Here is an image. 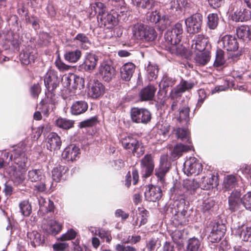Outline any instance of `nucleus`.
Returning a JSON list of instances; mask_svg holds the SVG:
<instances>
[{
  "label": "nucleus",
  "mask_w": 251,
  "mask_h": 251,
  "mask_svg": "<svg viewBox=\"0 0 251 251\" xmlns=\"http://www.w3.org/2000/svg\"><path fill=\"white\" fill-rule=\"evenodd\" d=\"M13 156V163L8 168L7 173L10 176L14 183L18 185L23 183L25 180V173L26 171L27 157L24 151L19 149L15 151L10 159Z\"/></svg>",
  "instance_id": "f257e3e1"
},
{
  "label": "nucleus",
  "mask_w": 251,
  "mask_h": 251,
  "mask_svg": "<svg viewBox=\"0 0 251 251\" xmlns=\"http://www.w3.org/2000/svg\"><path fill=\"white\" fill-rule=\"evenodd\" d=\"M182 32V25L180 23H177L169 28L164 35V40L161 43L162 48L172 54L181 53L183 49L179 43Z\"/></svg>",
  "instance_id": "f03ea898"
},
{
  "label": "nucleus",
  "mask_w": 251,
  "mask_h": 251,
  "mask_svg": "<svg viewBox=\"0 0 251 251\" xmlns=\"http://www.w3.org/2000/svg\"><path fill=\"white\" fill-rule=\"evenodd\" d=\"M126 17L125 15H122L119 9L117 10H111L110 12L106 11L102 14L98 15L97 19L99 22L106 28L111 29L117 24L119 20H125Z\"/></svg>",
  "instance_id": "7ed1b4c3"
},
{
  "label": "nucleus",
  "mask_w": 251,
  "mask_h": 251,
  "mask_svg": "<svg viewBox=\"0 0 251 251\" xmlns=\"http://www.w3.org/2000/svg\"><path fill=\"white\" fill-rule=\"evenodd\" d=\"M123 148L137 157H140L145 152L144 146L141 142L132 136L125 137L121 140Z\"/></svg>",
  "instance_id": "20e7f679"
},
{
  "label": "nucleus",
  "mask_w": 251,
  "mask_h": 251,
  "mask_svg": "<svg viewBox=\"0 0 251 251\" xmlns=\"http://www.w3.org/2000/svg\"><path fill=\"white\" fill-rule=\"evenodd\" d=\"M62 84L64 87L70 89L71 91H74L77 89L80 90L84 88V80L82 77L74 74H69L63 76Z\"/></svg>",
  "instance_id": "39448f33"
},
{
  "label": "nucleus",
  "mask_w": 251,
  "mask_h": 251,
  "mask_svg": "<svg viewBox=\"0 0 251 251\" xmlns=\"http://www.w3.org/2000/svg\"><path fill=\"white\" fill-rule=\"evenodd\" d=\"M28 179L32 182H36L35 190L42 192L46 190L45 176L41 169H33L28 172Z\"/></svg>",
  "instance_id": "423d86ee"
},
{
  "label": "nucleus",
  "mask_w": 251,
  "mask_h": 251,
  "mask_svg": "<svg viewBox=\"0 0 251 251\" xmlns=\"http://www.w3.org/2000/svg\"><path fill=\"white\" fill-rule=\"evenodd\" d=\"M171 163L168 161L167 156L163 155L160 157V164L155 170V175L157 178L158 185L163 186L166 183V175L171 168Z\"/></svg>",
  "instance_id": "0eeeda50"
},
{
  "label": "nucleus",
  "mask_w": 251,
  "mask_h": 251,
  "mask_svg": "<svg viewBox=\"0 0 251 251\" xmlns=\"http://www.w3.org/2000/svg\"><path fill=\"white\" fill-rule=\"evenodd\" d=\"M130 116L133 122L147 124L151 119V114L146 108L133 107L130 110Z\"/></svg>",
  "instance_id": "6e6552de"
},
{
  "label": "nucleus",
  "mask_w": 251,
  "mask_h": 251,
  "mask_svg": "<svg viewBox=\"0 0 251 251\" xmlns=\"http://www.w3.org/2000/svg\"><path fill=\"white\" fill-rule=\"evenodd\" d=\"M202 22V16L200 13H196L187 18L185 24L187 31L190 34L200 32Z\"/></svg>",
  "instance_id": "1a4fd4ad"
},
{
  "label": "nucleus",
  "mask_w": 251,
  "mask_h": 251,
  "mask_svg": "<svg viewBox=\"0 0 251 251\" xmlns=\"http://www.w3.org/2000/svg\"><path fill=\"white\" fill-rule=\"evenodd\" d=\"M202 170L201 164L194 157H189L184 163L183 171L187 176L198 175Z\"/></svg>",
  "instance_id": "9d476101"
},
{
  "label": "nucleus",
  "mask_w": 251,
  "mask_h": 251,
  "mask_svg": "<svg viewBox=\"0 0 251 251\" xmlns=\"http://www.w3.org/2000/svg\"><path fill=\"white\" fill-rule=\"evenodd\" d=\"M208 229L210 230L209 236L211 239V242L213 243L220 241L226 231L225 226L216 221L211 222Z\"/></svg>",
  "instance_id": "9b49d317"
},
{
  "label": "nucleus",
  "mask_w": 251,
  "mask_h": 251,
  "mask_svg": "<svg viewBox=\"0 0 251 251\" xmlns=\"http://www.w3.org/2000/svg\"><path fill=\"white\" fill-rule=\"evenodd\" d=\"M41 227L44 232L47 234L55 236L62 230L63 224L55 220L49 221L44 220Z\"/></svg>",
  "instance_id": "f8f14e48"
},
{
  "label": "nucleus",
  "mask_w": 251,
  "mask_h": 251,
  "mask_svg": "<svg viewBox=\"0 0 251 251\" xmlns=\"http://www.w3.org/2000/svg\"><path fill=\"white\" fill-rule=\"evenodd\" d=\"M218 47L222 48L227 51H235L239 48L237 39L230 35H226L218 42Z\"/></svg>",
  "instance_id": "ddd939ff"
},
{
  "label": "nucleus",
  "mask_w": 251,
  "mask_h": 251,
  "mask_svg": "<svg viewBox=\"0 0 251 251\" xmlns=\"http://www.w3.org/2000/svg\"><path fill=\"white\" fill-rule=\"evenodd\" d=\"M192 50L199 52L208 50L210 45L207 37L202 34L196 35L192 41Z\"/></svg>",
  "instance_id": "4468645a"
},
{
  "label": "nucleus",
  "mask_w": 251,
  "mask_h": 251,
  "mask_svg": "<svg viewBox=\"0 0 251 251\" xmlns=\"http://www.w3.org/2000/svg\"><path fill=\"white\" fill-rule=\"evenodd\" d=\"M142 174L144 177L151 176L154 169V162L151 154H146L141 160Z\"/></svg>",
  "instance_id": "2eb2a0df"
},
{
  "label": "nucleus",
  "mask_w": 251,
  "mask_h": 251,
  "mask_svg": "<svg viewBox=\"0 0 251 251\" xmlns=\"http://www.w3.org/2000/svg\"><path fill=\"white\" fill-rule=\"evenodd\" d=\"M196 85L194 81L182 79L180 83L172 90L171 95L173 97H179L183 93L191 90Z\"/></svg>",
  "instance_id": "dca6fc26"
},
{
  "label": "nucleus",
  "mask_w": 251,
  "mask_h": 251,
  "mask_svg": "<svg viewBox=\"0 0 251 251\" xmlns=\"http://www.w3.org/2000/svg\"><path fill=\"white\" fill-rule=\"evenodd\" d=\"M80 153L78 147L71 145L67 147L62 153L63 159L66 161H73L79 157Z\"/></svg>",
  "instance_id": "f3484780"
},
{
  "label": "nucleus",
  "mask_w": 251,
  "mask_h": 251,
  "mask_svg": "<svg viewBox=\"0 0 251 251\" xmlns=\"http://www.w3.org/2000/svg\"><path fill=\"white\" fill-rule=\"evenodd\" d=\"M44 83L49 91L54 90L59 83L57 72L53 70L48 71L44 77Z\"/></svg>",
  "instance_id": "a211bd4d"
},
{
  "label": "nucleus",
  "mask_w": 251,
  "mask_h": 251,
  "mask_svg": "<svg viewBox=\"0 0 251 251\" xmlns=\"http://www.w3.org/2000/svg\"><path fill=\"white\" fill-rule=\"evenodd\" d=\"M144 195L145 199L147 201H156L161 198L162 191L160 186L150 185L146 187Z\"/></svg>",
  "instance_id": "6ab92c4d"
},
{
  "label": "nucleus",
  "mask_w": 251,
  "mask_h": 251,
  "mask_svg": "<svg viewBox=\"0 0 251 251\" xmlns=\"http://www.w3.org/2000/svg\"><path fill=\"white\" fill-rule=\"evenodd\" d=\"M99 70L100 75L105 81H109L115 75L114 68L106 61L100 64Z\"/></svg>",
  "instance_id": "aec40b11"
},
{
  "label": "nucleus",
  "mask_w": 251,
  "mask_h": 251,
  "mask_svg": "<svg viewBox=\"0 0 251 251\" xmlns=\"http://www.w3.org/2000/svg\"><path fill=\"white\" fill-rule=\"evenodd\" d=\"M104 91L103 85L98 80H94L89 86L87 95L92 99H97L104 94Z\"/></svg>",
  "instance_id": "412c9836"
},
{
  "label": "nucleus",
  "mask_w": 251,
  "mask_h": 251,
  "mask_svg": "<svg viewBox=\"0 0 251 251\" xmlns=\"http://www.w3.org/2000/svg\"><path fill=\"white\" fill-rule=\"evenodd\" d=\"M241 193L239 191L232 192L228 198V208L231 212L240 210L241 206Z\"/></svg>",
  "instance_id": "4be33fe9"
},
{
  "label": "nucleus",
  "mask_w": 251,
  "mask_h": 251,
  "mask_svg": "<svg viewBox=\"0 0 251 251\" xmlns=\"http://www.w3.org/2000/svg\"><path fill=\"white\" fill-rule=\"evenodd\" d=\"M37 57L36 50L30 47L26 48L20 55L22 63L26 65L34 62Z\"/></svg>",
  "instance_id": "5701e85b"
},
{
  "label": "nucleus",
  "mask_w": 251,
  "mask_h": 251,
  "mask_svg": "<svg viewBox=\"0 0 251 251\" xmlns=\"http://www.w3.org/2000/svg\"><path fill=\"white\" fill-rule=\"evenodd\" d=\"M62 142L60 137L54 132L50 133L47 138V148L50 151L59 150Z\"/></svg>",
  "instance_id": "b1692460"
},
{
  "label": "nucleus",
  "mask_w": 251,
  "mask_h": 251,
  "mask_svg": "<svg viewBox=\"0 0 251 251\" xmlns=\"http://www.w3.org/2000/svg\"><path fill=\"white\" fill-rule=\"evenodd\" d=\"M135 69V66L132 63L128 62L124 64L120 68L121 78L128 81L130 80Z\"/></svg>",
  "instance_id": "393cba45"
},
{
  "label": "nucleus",
  "mask_w": 251,
  "mask_h": 251,
  "mask_svg": "<svg viewBox=\"0 0 251 251\" xmlns=\"http://www.w3.org/2000/svg\"><path fill=\"white\" fill-rule=\"evenodd\" d=\"M88 105L85 100H78L74 102L71 107L70 111L72 115H79L85 113L88 109Z\"/></svg>",
  "instance_id": "a878e982"
},
{
  "label": "nucleus",
  "mask_w": 251,
  "mask_h": 251,
  "mask_svg": "<svg viewBox=\"0 0 251 251\" xmlns=\"http://www.w3.org/2000/svg\"><path fill=\"white\" fill-rule=\"evenodd\" d=\"M231 19L236 22L247 21L251 19V12L248 9H242L241 8L231 14Z\"/></svg>",
  "instance_id": "bb28decb"
},
{
  "label": "nucleus",
  "mask_w": 251,
  "mask_h": 251,
  "mask_svg": "<svg viewBox=\"0 0 251 251\" xmlns=\"http://www.w3.org/2000/svg\"><path fill=\"white\" fill-rule=\"evenodd\" d=\"M218 184V177L215 175H212L209 177L205 176L202 177L199 184V186L202 189L209 190L213 188L214 186L216 187Z\"/></svg>",
  "instance_id": "cd10ccee"
},
{
  "label": "nucleus",
  "mask_w": 251,
  "mask_h": 251,
  "mask_svg": "<svg viewBox=\"0 0 251 251\" xmlns=\"http://www.w3.org/2000/svg\"><path fill=\"white\" fill-rule=\"evenodd\" d=\"M98 58L94 54L89 53L85 56L84 61L81 66L85 71L93 70L97 64Z\"/></svg>",
  "instance_id": "c85d7f7f"
},
{
  "label": "nucleus",
  "mask_w": 251,
  "mask_h": 251,
  "mask_svg": "<svg viewBox=\"0 0 251 251\" xmlns=\"http://www.w3.org/2000/svg\"><path fill=\"white\" fill-rule=\"evenodd\" d=\"M155 91L156 89L152 85H149L144 88L139 93L141 100L142 101L151 100L154 97Z\"/></svg>",
  "instance_id": "c756f323"
},
{
  "label": "nucleus",
  "mask_w": 251,
  "mask_h": 251,
  "mask_svg": "<svg viewBox=\"0 0 251 251\" xmlns=\"http://www.w3.org/2000/svg\"><path fill=\"white\" fill-rule=\"evenodd\" d=\"M37 199L40 210L45 212H50L53 211L54 206L53 201L50 199H46L42 197H40Z\"/></svg>",
  "instance_id": "7c9ffc66"
},
{
  "label": "nucleus",
  "mask_w": 251,
  "mask_h": 251,
  "mask_svg": "<svg viewBox=\"0 0 251 251\" xmlns=\"http://www.w3.org/2000/svg\"><path fill=\"white\" fill-rule=\"evenodd\" d=\"M157 35V34L153 27L146 26L140 40L143 42H152L156 38Z\"/></svg>",
  "instance_id": "2f4dec72"
},
{
  "label": "nucleus",
  "mask_w": 251,
  "mask_h": 251,
  "mask_svg": "<svg viewBox=\"0 0 251 251\" xmlns=\"http://www.w3.org/2000/svg\"><path fill=\"white\" fill-rule=\"evenodd\" d=\"M68 168L66 166L59 165L53 168L52 171V179L56 181H59L62 178H64V176L68 171Z\"/></svg>",
  "instance_id": "473e14b6"
},
{
  "label": "nucleus",
  "mask_w": 251,
  "mask_h": 251,
  "mask_svg": "<svg viewBox=\"0 0 251 251\" xmlns=\"http://www.w3.org/2000/svg\"><path fill=\"white\" fill-rule=\"evenodd\" d=\"M147 20L150 21L152 23H157L158 22H166V24H169L170 23L168 16L164 15L161 18V16L159 15V13L155 10L151 12H149L147 16Z\"/></svg>",
  "instance_id": "72a5a7b5"
},
{
  "label": "nucleus",
  "mask_w": 251,
  "mask_h": 251,
  "mask_svg": "<svg viewBox=\"0 0 251 251\" xmlns=\"http://www.w3.org/2000/svg\"><path fill=\"white\" fill-rule=\"evenodd\" d=\"M236 34L238 38L243 40L251 39V30L248 25H241L237 28Z\"/></svg>",
  "instance_id": "f704fd0d"
},
{
  "label": "nucleus",
  "mask_w": 251,
  "mask_h": 251,
  "mask_svg": "<svg viewBox=\"0 0 251 251\" xmlns=\"http://www.w3.org/2000/svg\"><path fill=\"white\" fill-rule=\"evenodd\" d=\"M77 45L82 49H87L91 45V42L88 37L84 33H79L74 39Z\"/></svg>",
  "instance_id": "c9c22d12"
},
{
  "label": "nucleus",
  "mask_w": 251,
  "mask_h": 251,
  "mask_svg": "<svg viewBox=\"0 0 251 251\" xmlns=\"http://www.w3.org/2000/svg\"><path fill=\"white\" fill-rule=\"evenodd\" d=\"M210 52L206 50L204 52H199L195 57L196 63L199 65L204 66L210 60Z\"/></svg>",
  "instance_id": "e433bc0d"
},
{
  "label": "nucleus",
  "mask_w": 251,
  "mask_h": 251,
  "mask_svg": "<svg viewBox=\"0 0 251 251\" xmlns=\"http://www.w3.org/2000/svg\"><path fill=\"white\" fill-rule=\"evenodd\" d=\"M154 129L156 130L159 135H162L165 138L169 136L170 125L165 121H161L158 122Z\"/></svg>",
  "instance_id": "4c0bfd02"
},
{
  "label": "nucleus",
  "mask_w": 251,
  "mask_h": 251,
  "mask_svg": "<svg viewBox=\"0 0 251 251\" xmlns=\"http://www.w3.org/2000/svg\"><path fill=\"white\" fill-rule=\"evenodd\" d=\"M191 150V147L188 145H184L182 144L176 145L173 151H171V155L174 158L180 157L183 153Z\"/></svg>",
  "instance_id": "58836bf2"
},
{
  "label": "nucleus",
  "mask_w": 251,
  "mask_h": 251,
  "mask_svg": "<svg viewBox=\"0 0 251 251\" xmlns=\"http://www.w3.org/2000/svg\"><path fill=\"white\" fill-rule=\"evenodd\" d=\"M81 52L79 50L66 51L64 54V58L70 63H75L80 58Z\"/></svg>",
  "instance_id": "ea45409f"
},
{
  "label": "nucleus",
  "mask_w": 251,
  "mask_h": 251,
  "mask_svg": "<svg viewBox=\"0 0 251 251\" xmlns=\"http://www.w3.org/2000/svg\"><path fill=\"white\" fill-rule=\"evenodd\" d=\"M146 27V25L141 23H137L134 25L131 29L133 37L135 39L140 40Z\"/></svg>",
  "instance_id": "a19ab883"
},
{
  "label": "nucleus",
  "mask_w": 251,
  "mask_h": 251,
  "mask_svg": "<svg viewBox=\"0 0 251 251\" xmlns=\"http://www.w3.org/2000/svg\"><path fill=\"white\" fill-rule=\"evenodd\" d=\"M238 234L242 240L251 242V227H239Z\"/></svg>",
  "instance_id": "79ce46f5"
},
{
  "label": "nucleus",
  "mask_w": 251,
  "mask_h": 251,
  "mask_svg": "<svg viewBox=\"0 0 251 251\" xmlns=\"http://www.w3.org/2000/svg\"><path fill=\"white\" fill-rule=\"evenodd\" d=\"M190 109L188 106H183L179 108L178 113L176 115L177 121L181 122L183 121L187 122L189 119Z\"/></svg>",
  "instance_id": "37998d69"
},
{
  "label": "nucleus",
  "mask_w": 251,
  "mask_h": 251,
  "mask_svg": "<svg viewBox=\"0 0 251 251\" xmlns=\"http://www.w3.org/2000/svg\"><path fill=\"white\" fill-rule=\"evenodd\" d=\"M134 5L142 9H150L153 6V0H131Z\"/></svg>",
  "instance_id": "c03bdc74"
},
{
  "label": "nucleus",
  "mask_w": 251,
  "mask_h": 251,
  "mask_svg": "<svg viewBox=\"0 0 251 251\" xmlns=\"http://www.w3.org/2000/svg\"><path fill=\"white\" fill-rule=\"evenodd\" d=\"M184 187L191 194L195 193L199 186V183L194 179H186L183 182Z\"/></svg>",
  "instance_id": "a18cd8bd"
},
{
  "label": "nucleus",
  "mask_w": 251,
  "mask_h": 251,
  "mask_svg": "<svg viewBox=\"0 0 251 251\" xmlns=\"http://www.w3.org/2000/svg\"><path fill=\"white\" fill-rule=\"evenodd\" d=\"M132 176L131 177L130 173L128 172L126 176L125 185L127 187H129L130 186L132 179L134 185L136 184L138 181L139 175L137 170L133 169L132 170Z\"/></svg>",
  "instance_id": "49530a36"
},
{
  "label": "nucleus",
  "mask_w": 251,
  "mask_h": 251,
  "mask_svg": "<svg viewBox=\"0 0 251 251\" xmlns=\"http://www.w3.org/2000/svg\"><path fill=\"white\" fill-rule=\"evenodd\" d=\"M237 184L236 177L233 175L227 176L224 181V186L226 189L230 190L235 188Z\"/></svg>",
  "instance_id": "de8ad7c7"
},
{
  "label": "nucleus",
  "mask_w": 251,
  "mask_h": 251,
  "mask_svg": "<svg viewBox=\"0 0 251 251\" xmlns=\"http://www.w3.org/2000/svg\"><path fill=\"white\" fill-rule=\"evenodd\" d=\"M42 107L39 108L41 109L42 113L45 116H48L50 113L53 111L55 108V105L54 102H49L45 103L43 100L40 103Z\"/></svg>",
  "instance_id": "09e8293b"
},
{
  "label": "nucleus",
  "mask_w": 251,
  "mask_h": 251,
  "mask_svg": "<svg viewBox=\"0 0 251 251\" xmlns=\"http://www.w3.org/2000/svg\"><path fill=\"white\" fill-rule=\"evenodd\" d=\"M201 245L200 241L195 237L189 239L187 241L186 251H198Z\"/></svg>",
  "instance_id": "8fccbe9b"
},
{
  "label": "nucleus",
  "mask_w": 251,
  "mask_h": 251,
  "mask_svg": "<svg viewBox=\"0 0 251 251\" xmlns=\"http://www.w3.org/2000/svg\"><path fill=\"white\" fill-rule=\"evenodd\" d=\"M55 124L59 127L67 129L73 126L74 122L65 118H59L56 120Z\"/></svg>",
  "instance_id": "3c124183"
},
{
  "label": "nucleus",
  "mask_w": 251,
  "mask_h": 251,
  "mask_svg": "<svg viewBox=\"0 0 251 251\" xmlns=\"http://www.w3.org/2000/svg\"><path fill=\"white\" fill-rule=\"evenodd\" d=\"M226 60L224 56V51L221 49L217 50L214 66L219 67L224 65Z\"/></svg>",
  "instance_id": "603ef678"
},
{
  "label": "nucleus",
  "mask_w": 251,
  "mask_h": 251,
  "mask_svg": "<svg viewBox=\"0 0 251 251\" xmlns=\"http://www.w3.org/2000/svg\"><path fill=\"white\" fill-rule=\"evenodd\" d=\"M91 9L92 10L91 15H95L96 14H98V15H100L106 12L105 10L103 4L100 2H97L91 4Z\"/></svg>",
  "instance_id": "864d4df0"
},
{
  "label": "nucleus",
  "mask_w": 251,
  "mask_h": 251,
  "mask_svg": "<svg viewBox=\"0 0 251 251\" xmlns=\"http://www.w3.org/2000/svg\"><path fill=\"white\" fill-rule=\"evenodd\" d=\"M186 3V0H171L169 5L173 10L178 11L181 10Z\"/></svg>",
  "instance_id": "5fc2aeb1"
},
{
  "label": "nucleus",
  "mask_w": 251,
  "mask_h": 251,
  "mask_svg": "<svg viewBox=\"0 0 251 251\" xmlns=\"http://www.w3.org/2000/svg\"><path fill=\"white\" fill-rule=\"evenodd\" d=\"M32 245L34 247L39 246L44 242V238L37 232H33L28 234Z\"/></svg>",
  "instance_id": "6e6d98bb"
},
{
  "label": "nucleus",
  "mask_w": 251,
  "mask_h": 251,
  "mask_svg": "<svg viewBox=\"0 0 251 251\" xmlns=\"http://www.w3.org/2000/svg\"><path fill=\"white\" fill-rule=\"evenodd\" d=\"M176 83V80L174 78L164 75L159 83L160 88L166 89L169 87H172Z\"/></svg>",
  "instance_id": "4d7b16f0"
},
{
  "label": "nucleus",
  "mask_w": 251,
  "mask_h": 251,
  "mask_svg": "<svg viewBox=\"0 0 251 251\" xmlns=\"http://www.w3.org/2000/svg\"><path fill=\"white\" fill-rule=\"evenodd\" d=\"M77 232L75 229L70 228L67 230V231L63 234L60 237L59 240L61 241H66L69 240H72L75 238Z\"/></svg>",
  "instance_id": "13d9d810"
},
{
  "label": "nucleus",
  "mask_w": 251,
  "mask_h": 251,
  "mask_svg": "<svg viewBox=\"0 0 251 251\" xmlns=\"http://www.w3.org/2000/svg\"><path fill=\"white\" fill-rule=\"evenodd\" d=\"M112 4L117 7V9H119L120 13L122 15H125V17H127V9L126 7V3L124 0H111Z\"/></svg>",
  "instance_id": "bf43d9fd"
},
{
  "label": "nucleus",
  "mask_w": 251,
  "mask_h": 251,
  "mask_svg": "<svg viewBox=\"0 0 251 251\" xmlns=\"http://www.w3.org/2000/svg\"><path fill=\"white\" fill-rule=\"evenodd\" d=\"M21 213L25 216H29L31 213V206L27 201H24L19 204Z\"/></svg>",
  "instance_id": "052dcab7"
},
{
  "label": "nucleus",
  "mask_w": 251,
  "mask_h": 251,
  "mask_svg": "<svg viewBox=\"0 0 251 251\" xmlns=\"http://www.w3.org/2000/svg\"><path fill=\"white\" fill-rule=\"evenodd\" d=\"M207 25L209 28L214 29L216 28L218 23V17L216 14L212 13L208 15L207 17Z\"/></svg>",
  "instance_id": "680f3d73"
},
{
  "label": "nucleus",
  "mask_w": 251,
  "mask_h": 251,
  "mask_svg": "<svg viewBox=\"0 0 251 251\" xmlns=\"http://www.w3.org/2000/svg\"><path fill=\"white\" fill-rule=\"evenodd\" d=\"M174 131L177 138L182 140L187 139L189 137V131L186 128H177Z\"/></svg>",
  "instance_id": "e2e57ef3"
},
{
  "label": "nucleus",
  "mask_w": 251,
  "mask_h": 251,
  "mask_svg": "<svg viewBox=\"0 0 251 251\" xmlns=\"http://www.w3.org/2000/svg\"><path fill=\"white\" fill-rule=\"evenodd\" d=\"M241 202L246 209L251 211V192L245 194L241 199Z\"/></svg>",
  "instance_id": "0e129e2a"
},
{
  "label": "nucleus",
  "mask_w": 251,
  "mask_h": 251,
  "mask_svg": "<svg viewBox=\"0 0 251 251\" xmlns=\"http://www.w3.org/2000/svg\"><path fill=\"white\" fill-rule=\"evenodd\" d=\"M98 236L103 240L105 239L106 242L109 243L112 240L110 231L104 229H100L99 231Z\"/></svg>",
  "instance_id": "69168bd1"
},
{
  "label": "nucleus",
  "mask_w": 251,
  "mask_h": 251,
  "mask_svg": "<svg viewBox=\"0 0 251 251\" xmlns=\"http://www.w3.org/2000/svg\"><path fill=\"white\" fill-rule=\"evenodd\" d=\"M147 211L143 207L138 208V213L141 217L139 226L145 224L147 222Z\"/></svg>",
  "instance_id": "338daca9"
},
{
  "label": "nucleus",
  "mask_w": 251,
  "mask_h": 251,
  "mask_svg": "<svg viewBox=\"0 0 251 251\" xmlns=\"http://www.w3.org/2000/svg\"><path fill=\"white\" fill-rule=\"evenodd\" d=\"M69 246V244L66 242L56 243L52 245V248L54 251H64Z\"/></svg>",
  "instance_id": "774afa93"
}]
</instances>
